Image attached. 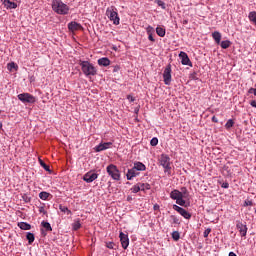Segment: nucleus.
<instances>
[{
	"mask_svg": "<svg viewBox=\"0 0 256 256\" xmlns=\"http://www.w3.org/2000/svg\"><path fill=\"white\" fill-rule=\"evenodd\" d=\"M79 65L85 77H95L97 75V68L91 62L80 60Z\"/></svg>",
	"mask_w": 256,
	"mask_h": 256,
	"instance_id": "f257e3e1",
	"label": "nucleus"
},
{
	"mask_svg": "<svg viewBox=\"0 0 256 256\" xmlns=\"http://www.w3.org/2000/svg\"><path fill=\"white\" fill-rule=\"evenodd\" d=\"M52 10L57 15H69V7L67 4L63 3V0H53Z\"/></svg>",
	"mask_w": 256,
	"mask_h": 256,
	"instance_id": "f03ea898",
	"label": "nucleus"
},
{
	"mask_svg": "<svg viewBox=\"0 0 256 256\" xmlns=\"http://www.w3.org/2000/svg\"><path fill=\"white\" fill-rule=\"evenodd\" d=\"M159 163L164 169V173L171 175V158L167 154H161Z\"/></svg>",
	"mask_w": 256,
	"mask_h": 256,
	"instance_id": "7ed1b4c3",
	"label": "nucleus"
},
{
	"mask_svg": "<svg viewBox=\"0 0 256 256\" xmlns=\"http://www.w3.org/2000/svg\"><path fill=\"white\" fill-rule=\"evenodd\" d=\"M106 171L108 175L114 179V181H119V179H121V173L119 172L117 166L110 164L107 166Z\"/></svg>",
	"mask_w": 256,
	"mask_h": 256,
	"instance_id": "20e7f679",
	"label": "nucleus"
},
{
	"mask_svg": "<svg viewBox=\"0 0 256 256\" xmlns=\"http://www.w3.org/2000/svg\"><path fill=\"white\" fill-rule=\"evenodd\" d=\"M106 15L108 16L110 21H113L114 25H119V21H120L119 14L115 10V7L108 8L106 10Z\"/></svg>",
	"mask_w": 256,
	"mask_h": 256,
	"instance_id": "39448f33",
	"label": "nucleus"
},
{
	"mask_svg": "<svg viewBox=\"0 0 256 256\" xmlns=\"http://www.w3.org/2000/svg\"><path fill=\"white\" fill-rule=\"evenodd\" d=\"M18 99H19V101H21L24 104L25 103H35V101H37L35 96L31 95L30 93L19 94Z\"/></svg>",
	"mask_w": 256,
	"mask_h": 256,
	"instance_id": "423d86ee",
	"label": "nucleus"
},
{
	"mask_svg": "<svg viewBox=\"0 0 256 256\" xmlns=\"http://www.w3.org/2000/svg\"><path fill=\"white\" fill-rule=\"evenodd\" d=\"M171 71H172L171 64H168L163 72V79L166 85H171V81H172Z\"/></svg>",
	"mask_w": 256,
	"mask_h": 256,
	"instance_id": "0eeeda50",
	"label": "nucleus"
},
{
	"mask_svg": "<svg viewBox=\"0 0 256 256\" xmlns=\"http://www.w3.org/2000/svg\"><path fill=\"white\" fill-rule=\"evenodd\" d=\"M99 177V174H97L95 171H89L83 176V181L86 183H93L97 178Z\"/></svg>",
	"mask_w": 256,
	"mask_h": 256,
	"instance_id": "6e6552de",
	"label": "nucleus"
},
{
	"mask_svg": "<svg viewBox=\"0 0 256 256\" xmlns=\"http://www.w3.org/2000/svg\"><path fill=\"white\" fill-rule=\"evenodd\" d=\"M173 209H174V211H177V213H179L182 217H184V219H191V213H189L184 208H181L177 204L173 205Z\"/></svg>",
	"mask_w": 256,
	"mask_h": 256,
	"instance_id": "1a4fd4ad",
	"label": "nucleus"
},
{
	"mask_svg": "<svg viewBox=\"0 0 256 256\" xmlns=\"http://www.w3.org/2000/svg\"><path fill=\"white\" fill-rule=\"evenodd\" d=\"M112 146H113V142H104L95 146L94 149L96 153H101V151H107V149H111Z\"/></svg>",
	"mask_w": 256,
	"mask_h": 256,
	"instance_id": "9d476101",
	"label": "nucleus"
},
{
	"mask_svg": "<svg viewBox=\"0 0 256 256\" xmlns=\"http://www.w3.org/2000/svg\"><path fill=\"white\" fill-rule=\"evenodd\" d=\"M236 229L239 231L241 237H247V225L243 224V222H238L236 224Z\"/></svg>",
	"mask_w": 256,
	"mask_h": 256,
	"instance_id": "9b49d317",
	"label": "nucleus"
},
{
	"mask_svg": "<svg viewBox=\"0 0 256 256\" xmlns=\"http://www.w3.org/2000/svg\"><path fill=\"white\" fill-rule=\"evenodd\" d=\"M121 245L124 249H127L129 247V236L123 232H120L119 235Z\"/></svg>",
	"mask_w": 256,
	"mask_h": 256,
	"instance_id": "f8f14e48",
	"label": "nucleus"
},
{
	"mask_svg": "<svg viewBox=\"0 0 256 256\" xmlns=\"http://www.w3.org/2000/svg\"><path fill=\"white\" fill-rule=\"evenodd\" d=\"M68 29L69 31H71V33H75V31H81V29H83V26L75 21H72L68 23Z\"/></svg>",
	"mask_w": 256,
	"mask_h": 256,
	"instance_id": "ddd939ff",
	"label": "nucleus"
},
{
	"mask_svg": "<svg viewBox=\"0 0 256 256\" xmlns=\"http://www.w3.org/2000/svg\"><path fill=\"white\" fill-rule=\"evenodd\" d=\"M179 57L181 59L182 65H189L192 67L191 60L189 59V56L185 52H180Z\"/></svg>",
	"mask_w": 256,
	"mask_h": 256,
	"instance_id": "4468645a",
	"label": "nucleus"
},
{
	"mask_svg": "<svg viewBox=\"0 0 256 256\" xmlns=\"http://www.w3.org/2000/svg\"><path fill=\"white\" fill-rule=\"evenodd\" d=\"M139 175L138 171L133 167L131 169H128V172L126 174L127 180L131 181L134 177H137Z\"/></svg>",
	"mask_w": 256,
	"mask_h": 256,
	"instance_id": "2eb2a0df",
	"label": "nucleus"
},
{
	"mask_svg": "<svg viewBox=\"0 0 256 256\" xmlns=\"http://www.w3.org/2000/svg\"><path fill=\"white\" fill-rule=\"evenodd\" d=\"M98 65L101 67H109V65H111V60L107 57L100 58L98 59Z\"/></svg>",
	"mask_w": 256,
	"mask_h": 256,
	"instance_id": "dca6fc26",
	"label": "nucleus"
},
{
	"mask_svg": "<svg viewBox=\"0 0 256 256\" xmlns=\"http://www.w3.org/2000/svg\"><path fill=\"white\" fill-rule=\"evenodd\" d=\"M182 192L175 189L170 193V199H173L174 201H177V199H180L182 197Z\"/></svg>",
	"mask_w": 256,
	"mask_h": 256,
	"instance_id": "f3484780",
	"label": "nucleus"
},
{
	"mask_svg": "<svg viewBox=\"0 0 256 256\" xmlns=\"http://www.w3.org/2000/svg\"><path fill=\"white\" fill-rule=\"evenodd\" d=\"M3 5L7 9H17V3L11 2V0H4Z\"/></svg>",
	"mask_w": 256,
	"mask_h": 256,
	"instance_id": "a211bd4d",
	"label": "nucleus"
},
{
	"mask_svg": "<svg viewBox=\"0 0 256 256\" xmlns=\"http://www.w3.org/2000/svg\"><path fill=\"white\" fill-rule=\"evenodd\" d=\"M51 197H53V195L49 192L42 191L39 193V198L42 199V201H47L51 199Z\"/></svg>",
	"mask_w": 256,
	"mask_h": 256,
	"instance_id": "6ab92c4d",
	"label": "nucleus"
},
{
	"mask_svg": "<svg viewBox=\"0 0 256 256\" xmlns=\"http://www.w3.org/2000/svg\"><path fill=\"white\" fill-rule=\"evenodd\" d=\"M212 38L214 39L215 43L219 45L221 43V32L215 31L212 33Z\"/></svg>",
	"mask_w": 256,
	"mask_h": 256,
	"instance_id": "aec40b11",
	"label": "nucleus"
},
{
	"mask_svg": "<svg viewBox=\"0 0 256 256\" xmlns=\"http://www.w3.org/2000/svg\"><path fill=\"white\" fill-rule=\"evenodd\" d=\"M18 227L22 229L23 231H29L31 229V224L27 222H20L18 223Z\"/></svg>",
	"mask_w": 256,
	"mask_h": 256,
	"instance_id": "412c9836",
	"label": "nucleus"
},
{
	"mask_svg": "<svg viewBox=\"0 0 256 256\" xmlns=\"http://www.w3.org/2000/svg\"><path fill=\"white\" fill-rule=\"evenodd\" d=\"M134 168L137 171H145L147 169V167L145 166V164H143L142 162H135L134 163Z\"/></svg>",
	"mask_w": 256,
	"mask_h": 256,
	"instance_id": "4be33fe9",
	"label": "nucleus"
},
{
	"mask_svg": "<svg viewBox=\"0 0 256 256\" xmlns=\"http://www.w3.org/2000/svg\"><path fill=\"white\" fill-rule=\"evenodd\" d=\"M140 187V191H149L151 189V185L149 183H138Z\"/></svg>",
	"mask_w": 256,
	"mask_h": 256,
	"instance_id": "5701e85b",
	"label": "nucleus"
},
{
	"mask_svg": "<svg viewBox=\"0 0 256 256\" xmlns=\"http://www.w3.org/2000/svg\"><path fill=\"white\" fill-rule=\"evenodd\" d=\"M220 47L222 49H229V47H231V41L224 40V41L220 42Z\"/></svg>",
	"mask_w": 256,
	"mask_h": 256,
	"instance_id": "b1692460",
	"label": "nucleus"
},
{
	"mask_svg": "<svg viewBox=\"0 0 256 256\" xmlns=\"http://www.w3.org/2000/svg\"><path fill=\"white\" fill-rule=\"evenodd\" d=\"M72 229L74 231H79V229H81V221L75 220L74 223L72 224Z\"/></svg>",
	"mask_w": 256,
	"mask_h": 256,
	"instance_id": "393cba45",
	"label": "nucleus"
},
{
	"mask_svg": "<svg viewBox=\"0 0 256 256\" xmlns=\"http://www.w3.org/2000/svg\"><path fill=\"white\" fill-rule=\"evenodd\" d=\"M26 239L28 240L29 245H31L33 241H35V235L31 232H28L26 235Z\"/></svg>",
	"mask_w": 256,
	"mask_h": 256,
	"instance_id": "a878e982",
	"label": "nucleus"
},
{
	"mask_svg": "<svg viewBox=\"0 0 256 256\" xmlns=\"http://www.w3.org/2000/svg\"><path fill=\"white\" fill-rule=\"evenodd\" d=\"M185 196L184 195H182V196H180L177 200H176V203H177V205H180V207H185V198H184Z\"/></svg>",
	"mask_w": 256,
	"mask_h": 256,
	"instance_id": "bb28decb",
	"label": "nucleus"
},
{
	"mask_svg": "<svg viewBox=\"0 0 256 256\" xmlns=\"http://www.w3.org/2000/svg\"><path fill=\"white\" fill-rule=\"evenodd\" d=\"M156 33L159 37H164L165 36V28L163 27H157L156 28Z\"/></svg>",
	"mask_w": 256,
	"mask_h": 256,
	"instance_id": "cd10ccee",
	"label": "nucleus"
},
{
	"mask_svg": "<svg viewBox=\"0 0 256 256\" xmlns=\"http://www.w3.org/2000/svg\"><path fill=\"white\" fill-rule=\"evenodd\" d=\"M38 211L40 215H47V210H45V204H41L38 206Z\"/></svg>",
	"mask_w": 256,
	"mask_h": 256,
	"instance_id": "c85d7f7f",
	"label": "nucleus"
},
{
	"mask_svg": "<svg viewBox=\"0 0 256 256\" xmlns=\"http://www.w3.org/2000/svg\"><path fill=\"white\" fill-rule=\"evenodd\" d=\"M42 227H44V229H46V231H53V228H51V224L49 222H42Z\"/></svg>",
	"mask_w": 256,
	"mask_h": 256,
	"instance_id": "c756f323",
	"label": "nucleus"
},
{
	"mask_svg": "<svg viewBox=\"0 0 256 256\" xmlns=\"http://www.w3.org/2000/svg\"><path fill=\"white\" fill-rule=\"evenodd\" d=\"M60 211H62V213H66L67 215H71V210H69V208H67L66 206H61L59 207Z\"/></svg>",
	"mask_w": 256,
	"mask_h": 256,
	"instance_id": "7c9ffc66",
	"label": "nucleus"
},
{
	"mask_svg": "<svg viewBox=\"0 0 256 256\" xmlns=\"http://www.w3.org/2000/svg\"><path fill=\"white\" fill-rule=\"evenodd\" d=\"M235 125V122L233 121V119H229L226 124L225 127L226 129H231V127H233Z\"/></svg>",
	"mask_w": 256,
	"mask_h": 256,
	"instance_id": "2f4dec72",
	"label": "nucleus"
},
{
	"mask_svg": "<svg viewBox=\"0 0 256 256\" xmlns=\"http://www.w3.org/2000/svg\"><path fill=\"white\" fill-rule=\"evenodd\" d=\"M172 239H174V241H179V239H181V235L179 234L178 231H174L172 233Z\"/></svg>",
	"mask_w": 256,
	"mask_h": 256,
	"instance_id": "473e14b6",
	"label": "nucleus"
},
{
	"mask_svg": "<svg viewBox=\"0 0 256 256\" xmlns=\"http://www.w3.org/2000/svg\"><path fill=\"white\" fill-rule=\"evenodd\" d=\"M39 163H40L41 167H43V169H45V171H51V169L49 168V165H46V163L43 162V160L39 159Z\"/></svg>",
	"mask_w": 256,
	"mask_h": 256,
	"instance_id": "72a5a7b5",
	"label": "nucleus"
},
{
	"mask_svg": "<svg viewBox=\"0 0 256 256\" xmlns=\"http://www.w3.org/2000/svg\"><path fill=\"white\" fill-rule=\"evenodd\" d=\"M158 143H159V139H157L156 137L152 138L150 141V144L152 147H157Z\"/></svg>",
	"mask_w": 256,
	"mask_h": 256,
	"instance_id": "f704fd0d",
	"label": "nucleus"
},
{
	"mask_svg": "<svg viewBox=\"0 0 256 256\" xmlns=\"http://www.w3.org/2000/svg\"><path fill=\"white\" fill-rule=\"evenodd\" d=\"M131 191H132V193H139V191H141V188H140L139 184L134 185L131 188Z\"/></svg>",
	"mask_w": 256,
	"mask_h": 256,
	"instance_id": "c9c22d12",
	"label": "nucleus"
},
{
	"mask_svg": "<svg viewBox=\"0 0 256 256\" xmlns=\"http://www.w3.org/2000/svg\"><path fill=\"white\" fill-rule=\"evenodd\" d=\"M156 3L158 5V7H161L162 9H166L165 2H163L161 0H156Z\"/></svg>",
	"mask_w": 256,
	"mask_h": 256,
	"instance_id": "e433bc0d",
	"label": "nucleus"
},
{
	"mask_svg": "<svg viewBox=\"0 0 256 256\" xmlns=\"http://www.w3.org/2000/svg\"><path fill=\"white\" fill-rule=\"evenodd\" d=\"M146 31H147V34H148V35H153V32H154L155 30L153 29V27L148 26V27L146 28Z\"/></svg>",
	"mask_w": 256,
	"mask_h": 256,
	"instance_id": "4c0bfd02",
	"label": "nucleus"
},
{
	"mask_svg": "<svg viewBox=\"0 0 256 256\" xmlns=\"http://www.w3.org/2000/svg\"><path fill=\"white\" fill-rule=\"evenodd\" d=\"M253 206V201L251 200H245L244 202V207H251Z\"/></svg>",
	"mask_w": 256,
	"mask_h": 256,
	"instance_id": "58836bf2",
	"label": "nucleus"
},
{
	"mask_svg": "<svg viewBox=\"0 0 256 256\" xmlns=\"http://www.w3.org/2000/svg\"><path fill=\"white\" fill-rule=\"evenodd\" d=\"M15 67H17V64H15V62H11V63L8 64V69L10 71H12V69H15Z\"/></svg>",
	"mask_w": 256,
	"mask_h": 256,
	"instance_id": "ea45409f",
	"label": "nucleus"
},
{
	"mask_svg": "<svg viewBox=\"0 0 256 256\" xmlns=\"http://www.w3.org/2000/svg\"><path fill=\"white\" fill-rule=\"evenodd\" d=\"M171 217L174 225H179V218H177V216H171Z\"/></svg>",
	"mask_w": 256,
	"mask_h": 256,
	"instance_id": "a19ab883",
	"label": "nucleus"
},
{
	"mask_svg": "<svg viewBox=\"0 0 256 256\" xmlns=\"http://www.w3.org/2000/svg\"><path fill=\"white\" fill-rule=\"evenodd\" d=\"M209 233H211V228L206 229V230L204 231V233H203V236H204L205 238H207V237H209Z\"/></svg>",
	"mask_w": 256,
	"mask_h": 256,
	"instance_id": "79ce46f5",
	"label": "nucleus"
},
{
	"mask_svg": "<svg viewBox=\"0 0 256 256\" xmlns=\"http://www.w3.org/2000/svg\"><path fill=\"white\" fill-rule=\"evenodd\" d=\"M181 193L183 194L184 198H187V195H189V193L187 192V188H182L181 189Z\"/></svg>",
	"mask_w": 256,
	"mask_h": 256,
	"instance_id": "37998d69",
	"label": "nucleus"
},
{
	"mask_svg": "<svg viewBox=\"0 0 256 256\" xmlns=\"http://www.w3.org/2000/svg\"><path fill=\"white\" fill-rule=\"evenodd\" d=\"M127 99L130 103H133L135 101V97L131 96V95H128L127 96Z\"/></svg>",
	"mask_w": 256,
	"mask_h": 256,
	"instance_id": "c03bdc74",
	"label": "nucleus"
},
{
	"mask_svg": "<svg viewBox=\"0 0 256 256\" xmlns=\"http://www.w3.org/2000/svg\"><path fill=\"white\" fill-rule=\"evenodd\" d=\"M221 187H222L223 189H229V183L224 182V183H222Z\"/></svg>",
	"mask_w": 256,
	"mask_h": 256,
	"instance_id": "a18cd8bd",
	"label": "nucleus"
},
{
	"mask_svg": "<svg viewBox=\"0 0 256 256\" xmlns=\"http://www.w3.org/2000/svg\"><path fill=\"white\" fill-rule=\"evenodd\" d=\"M149 41H152V43H155V38H153V34H148Z\"/></svg>",
	"mask_w": 256,
	"mask_h": 256,
	"instance_id": "49530a36",
	"label": "nucleus"
},
{
	"mask_svg": "<svg viewBox=\"0 0 256 256\" xmlns=\"http://www.w3.org/2000/svg\"><path fill=\"white\" fill-rule=\"evenodd\" d=\"M106 247H107L108 249H113L114 244H113L112 242L107 243Z\"/></svg>",
	"mask_w": 256,
	"mask_h": 256,
	"instance_id": "de8ad7c7",
	"label": "nucleus"
},
{
	"mask_svg": "<svg viewBox=\"0 0 256 256\" xmlns=\"http://www.w3.org/2000/svg\"><path fill=\"white\" fill-rule=\"evenodd\" d=\"M250 105H251V107H255V109H256V100H252L250 102Z\"/></svg>",
	"mask_w": 256,
	"mask_h": 256,
	"instance_id": "09e8293b",
	"label": "nucleus"
},
{
	"mask_svg": "<svg viewBox=\"0 0 256 256\" xmlns=\"http://www.w3.org/2000/svg\"><path fill=\"white\" fill-rule=\"evenodd\" d=\"M212 121H213V123H219V120L215 116L212 117Z\"/></svg>",
	"mask_w": 256,
	"mask_h": 256,
	"instance_id": "8fccbe9b",
	"label": "nucleus"
},
{
	"mask_svg": "<svg viewBox=\"0 0 256 256\" xmlns=\"http://www.w3.org/2000/svg\"><path fill=\"white\" fill-rule=\"evenodd\" d=\"M228 256H237V254H235V252H230Z\"/></svg>",
	"mask_w": 256,
	"mask_h": 256,
	"instance_id": "3c124183",
	"label": "nucleus"
},
{
	"mask_svg": "<svg viewBox=\"0 0 256 256\" xmlns=\"http://www.w3.org/2000/svg\"><path fill=\"white\" fill-rule=\"evenodd\" d=\"M0 129H3V124L0 122Z\"/></svg>",
	"mask_w": 256,
	"mask_h": 256,
	"instance_id": "603ef678",
	"label": "nucleus"
}]
</instances>
